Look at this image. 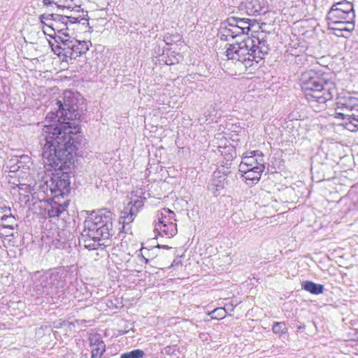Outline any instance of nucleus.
<instances>
[{
    "label": "nucleus",
    "instance_id": "nucleus-14",
    "mask_svg": "<svg viewBox=\"0 0 358 358\" xmlns=\"http://www.w3.org/2000/svg\"><path fill=\"white\" fill-rule=\"evenodd\" d=\"M52 14H43L40 16V20L43 24L42 29L43 33L54 38L56 42L57 32L55 31L53 26L51 25V23L52 22Z\"/></svg>",
    "mask_w": 358,
    "mask_h": 358
},
{
    "label": "nucleus",
    "instance_id": "nucleus-4",
    "mask_svg": "<svg viewBox=\"0 0 358 358\" xmlns=\"http://www.w3.org/2000/svg\"><path fill=\"white\" fill-rule=\"evenodd\" d=\"M327 20L330 29L352 31L355 24L352 3L346 0L334 3L327 13Z\"/></svg>",
    "mask_w": 358,
    "mask_h": 358
},
{
    "label": "nucleus",
    "instance_id": "nucleus-13",
    "mask_svg": "<svg viewBox=\"0 0 358 358\" xmlns=\"http://www.w3.org/2000/svg\"><path fill=\"white\" fill-rule=\"evenodd\" d=\"M155 231L162 236L167 238L173 237L178 232L176 222H168V224H155Z\"/></svg>",
    "mask_w": 358,
    "mask_h": 358
},
{
    "label": "nucleus",
    "instance_id": "nucleus-12",
    "mask_svg": "<svg viewBox=\"0 0 358 358\" xmlns=\"http://www.w3.org/2000/svg\"><path fill=\"white\" fill-rule=\"evenodd\" d=\"M38 273L35 274L34 285L36 289L37 293H43L45 289H48L51 287L52 275L48 273L40 274L37 276Z\"/></svg>",
    "mask_w": 358,
    "mask_h": 358
},
{
    "label": "nucleus",
    "instance_id": "nucleus-7",
    "mask_svg": "<svg viewBox=\"0 0 358 358\" xmlns=\"http://www.w3.org/2000/svg\"><path fill=\"white\" fill-rule=\"evenodd\" d=\"M52 22L51 25L53 26L55 31L57 32L56 45L60 44L65 38H67L71 35H73V33H69L71 27L73 24H78L80 20H83V18H80V16L61 15L57 14H52Z\"/></svg>",
    "mask_w": 358,
    "mask_h": 358
},
{
    "label": "nucleus",
    "instance_id": "nucleus-21",
    "mask_svg": "<svg viewBox=\"0 0 358 358\" xmlns=\"http://www.w3.org/2000/svg\"><path fill=\"white\" fill-rule=\"evenodd\" d=\"M105 344L102 341H98L96 343L92 345V358H101L103 353L105 352Z\"/></svg>",
    "mask_w": 358,
    "mask_h": 358
},
{
    "label": "nucleus",
    "instance_id": "nucleus-27",
    "mask_svg": "<svg viewBox=\"0 0 358 358\" xmlns=\"http://www.w3.org/2000/svg\"><path fill=\"white\" fill-rule=\"evenodd\" d=\"M227 310L224 308H217L210 312L208 315L213 320H220L225 317Z\"/></svg>",
    "mask_w": 358,
    "mask_h": 358
},
{
    "label": "nucleus",
    "instance_id": "nucleus-24",
    "mask_svg": "<svg viewBox=\"0 0 358 358\" xmlns=\"http://www.w3.org/2000/svg\"><path fill=\"white\" fill-rule=\"evenodd\" d=\"M81 237L83 241L85 247L89 250H96L101 245L99 241H100L101 239H93L92 238L83 237L82 236Z\"/></svg>",
    "mask_w": 358,
    "mask_h": 358
},
{
    "label": "nucleus",
    "instance_id": "nucleus-25",
    "mask_svg": "<svg viewBox=\"0 0 358 358\" xmlns=\"http://www.w3.org/2000/svg\"><path fill=\"white\" fill-rule=\"evenodd\" d=\"M231 31L233 32V35L234 38H239L241 36H243L245 34H248L250 31L249 26L248 27H243L241 25L238 26H232L231 27Z\"/></svg>",
    "mask_w": 358,
    "mask_h": 358
},
{
    "label": "nucleus",
    "instance_id": "nucleus-19",
    "mask_svg": "<svg viewBox=\"0 0 358 358\" xmlns=\"http://www.w3.org/2000/svg\"><path fill=\"white\" fill-rule=\"evenodd\" d=\"M303 288L314 294H322L324 291L322 285L316 284L311 281H306L303 285Z\"/></svg>",
    "mask_w": 358,
    "mask_h": 358
},
{
    "label": "nucleus",
    "instance_id": "nucleus-32",
    "mask_svg": "<svg viewBox=\"0 0 358 358\" xmlns=\"http://www.w3.org/2000/svg\"><path fill=\"white\" fill-rule=\"evenodd\" d=\"M142 205H143L142 201L136 200V201H134V206L131 207V212H130V218H131V220H133L132 217L134 215V212L135 211V209H134V208H137L138 207H140Z\"/></svg>",
    "mask_w": 358,
    "mask_h": 358
},
{
    "label": "nucleus",
    "instance_id": "nucleus-26",
    "mask_svg": "<svg viewBox=\"0 0 358 358\" xmlns=\"http://www.w3.org/2000/svg\"><path fill=\"white\" fill-rule=\"evenodd\" d=\"M220 35L221 40L229 41L230 38H234L231 27L224 24L220 29Z\"/></svg>",
    "mask_w": 358,
    "mask_h": 358
},
{
    "label": "nucleus",
    "instance_id": "nucleus-20",
    "mask_svg": "<svg viewBox=\"0 0 358 358\" xmlns=\"http://www.w3.org/2000/svg\"><path fill=\"white\" fill-rule=\"evenodd\" d=\"M66 204H59L54 202L51 204L50 208L48 209V215L50 217H55L59 216L64 211L66 210Z\"/></svg>",
    "mask_w": 358,
    "mask_h": 358
},
{
    "label": "nucleus",
    "instance_id": "nucleus-17",
    "mask_svg": "<svg viewBox=\"0 0 358 358\" xmlns=\"http://www.w3.org/2000/svg\"><path fill=\"white\" fill-rule=\"evenodd\" d=\"M32 162L31 158L28 155H21L16 159L15 166H17V171H21L23 173H26L30 169Z\"/></svg>",
    "mask_w": 358,
    "mask_h": 358
},
{
    "label": "nucleus",
    "instance_id": "nucleus-30",
    "mask_svg": "<svg viewBox=\"0 0 358 358\" xmlns=\"http://www.w3.org/2000/svg\"><path fill=\"white\" fill-rule=\"evenodd\" d=\"M272 329L275 334L285 333L286 331L285 324L284 322H275Z\"/></svg>",
    "mask_w": 358,
    "mask_h": 358
},
{
    "label": "nucleus",
    "instance_id": "nucleus-9",
    "mask_svg": "<svg viewBox=\"0 0 358 358\" xmlns=\"http://www.w3.org/2000/svg\"><path fill=\"white\" fill-rule=\"evenodd\" d=\"M229 181L227 180V173L221 170H216L213 172L208 189L214 194L220 193L227 185Z\"/></svg>",
    "mask_w": 358,
    "mask_h": 358
},
{
    "label": "nucleus",
    "instance_id": "nucleus-11",
    "mask_svg": "<svg viewBox=\"0 0 358 358\" xmlns=\"http://www.w3.org/2000/svg\"><path fill=\"white\" fill-rule=\"evenodd\" d=\"M264 169L265 166H257L253 170L239 169V171L243 173L241 176L245 182L248 185H252L259 182Z\"/></svg>",
    "mask_w": 358,
    "mask_h": 358
},
{
    "label": "nucleus",
    "instance_id": "nucleus-5",
    "mask_svg": "<svg viewBox=\"0 0 358 358\" xmlns=\"http://www.w3.org/2000/svg\"><path fill=\"white\" fill-rule=\"evenodd\" d=\"M112 215L110 211L106 210L92 212L84 222L81 236L93 239H108L112 235Z\"/></svg>",
    "mask_w": 358,
    "mask_h": 358
},
{
    "label": "nucleus",
    "instance_id": "nucleus-22",
    "mask_svg": "<svg viewBox=\"0 0 358 358\" xmlns=\"http://www.w3.org/2000/svg\"><path fill=\"white\" fill-rule=\"evenodd\" d=\"M348 123L346 124L347 129L350 131H355L358 128V108L355 112L347 115Z\"/></svg>",
    "mask_w": 358,
    "mask_h": 358
},
{
    "label": "nucleus",
    "instance_id": "nucleus-10",
    "mask_svg": "<svg viewBox=\"0 0 358 358\" xmlns=\"http://www.w3.org/2000/svg\"><path fill=\"white\" fill-rule=\"evenodd\" d=\"M50 190L55 194L64 196L69 192L70 180L69 176L63 174L62 177H56L52 179Z\"/></svg>",
    "mask_w": 358,
    "mask_h": 358
},
{
    "label": "nucleus",
    "instance_id": "nucleus-36",
    "mask_svg": "<svg viewBox=\"0 0 358 358\" xmlns=\"http://www.w3.org/2000/svg\"><path fill=\"white\" fill-rule=\"evenodd\" d=\"M50 45H51V46H52V50L55 52V54H57V53H58L59 50H58V49H57V48H55L56 45H55L54 44H52V43H50Z\"/></svg>",
    "mask_w": 358,
    "mask_h": 358
},
{
    "label": "nucleus",
    "instance_id": "nucleus-37",
    "mask_svg": "<svg viewBox=\"0 0 358 358\" xmlns=\"http://www.w3.org/2000/svg\"><path fill=\"white\" fill-rule=\"evenodd\" d=\"M238 24H239V25H241V26H243V27H248V26H249V27H250V24H249V22H247V23H245V24H241V23H238Z\"/></svg>",
    "mask_w": 358,
    "mask_h": 358
},
{
    "label": "nucleus",
    "instance_id": "nucleus-33",
    "mask_svg": "<svg viewBox=\"0 0 358 358\" xmlns=\"http://www.w3.org/2000/svg\"><path fill=\"white\" fill-rule=\"evenodd\" d=\"M43 5L46 6L54 4V3L52 2V0H43Z\"/></svg>",
    "mask_w": 358,
    "mask_h": 358
},
{
    "label": "nucleus",
    "instance_id": "nucleus-1",
    "mask_svg": "<svg viewBox=\"0 0 358 358\" xmlns=\"http://www.w3.org/2000/svg\"><path fill=\"white\" fill-rule=\"evenodd\" d=\"M57 111L48 113L40 136L43 163L55 169H64L73 163L78 146L83 141L79 129L66 120L80 119L78 99L73 92L64 91L57 100Z\"/></svg>",
    "mask_w": 358,
    "mask_h": 358
},
{
    "label": "nucleus",
    "instance_id": "nucleus-18",
    "mask_svg": "<svg viewBox=\"0 0 358 358\" xmlns=\"http://www.w3.org/2000/svg\"><path fill=\"white\" fill-rule=\"evenodd\" d=\"M174 213L170 209L163 208L160 215L157 217V222L155 224H168V222H174Z\"/></svg>",
    "mask_w": 358,
    "mask_h": 358
},
{
    "label": "nucleus",
    "instance_id": "nucleus-28",
    "mask_svg": "<svg viewBox=\"0 0 358 358\" xmlns=\"http://www.w3.org/2000/svg\"><path fill=\"white\" fill-rule=\"evenodd\" d=\"M145 355L143 350L136 349L129 352L124 353L120 358H141Z\"/></svg>",
    "mask_w": 358,
    "mask_h": 358
},
{
    "label": "nucleus",
    "instance_id": "nucleus-2",
    "mask_svg": "<svg viewBox=\"0 0 358 358\" xmlns=\"http://www.w3.org/2000/svg\"><path fill=\"white\" fill-rule=\"evenodd\" d=\"M299 85L306 99L314 107L318 104L322 108L333 99L336 93L335 84L328 81L322 74L313 70L301 74Z\"/></svg>",
    "mask_w": 358,
    "mask_h": 358
},
{
    "label": "nucleus",
    "instance_id": "nucleus-38",
    "mask_svg": "<svg viewBox=\"0 0 358 358\" xmlns=\"http://www.w3.org/2000/svg\"><path fill=\"white\" fill-rule=\"evenodd\" d=\"M171 349V347H168L166 348V352H169V350Z\"/></svg>",
    "mask_w": 358,
    "mask_h": 358
},
{
    "label": "nucleus",
    "instance_id": "nucleus-16",
    "mask_svg": "<svg viewBox=\"0 0 358 358\" xmlns=\"http://www.w3.org/2000/svg\"><path fill=\"white\" fill-rule=\"evenodd\" d=\"M339 104L341 108H346L353 113L358 108V98L349 95L342 98L339 101Z\"/></svg>",
    "mask_w": 358,
    "mask_h": 358
},
{
    "label": "nucleus",
    "instance_id": "nucleus-31",
    "mask_svg": "<svg viewBox=\"0 0 358 358\" xmlns=\"http://www.w3.org/2000/svg\"><path fill=\"white\" fill-rule=\"evenodd\" d=\"M180 39V35H173L170 36H166L164 39V41L166 44H170L172 41H176Z\"/></svg>",
    "mask_w": 358,
    "mask_h": 358
},
{
    "label": "nucleus",
    "instance_id": "nucleus-29",
    "mask_svg": "<svg viewBox=\"0 0 358 358\" xmlns=\"http://www.w3.org/2000/svg\"><path fill=\"white\" fill-rule=\"evenodd\" d=\"M238 23L245 24L247 23V21H245L244 19L231 17L227 19V22L224 23V25L231 27L232 26H238Z\"/></svg>",
    "mask_w": 358,
    "mask_h": 358
},
{
    "label": "nucleus",
    "instance_id": "nucleus-8",
    "mask_svg": "<svg viewBox=\"0 0 358 358\" xmlns=\"http://www.w3.org/2000/svg\"><path fill=\"white\" fill-rule=\"evenodd\" d=\"M264 155L259 150L247 152L239 165V169H255L257 166H265Z\"/></svg>",
    "mask_w": 358,
    "mask_h": 358
},
{
    "label": "nucleus",
    "instance_id": "nucleus-3",
    "mask_svg": "<svg viewBox=\"0 0 358 358\" xmlns=\"http://www.w3.org/2000/svg\"><path fill=\"white\" fill-rule=\"evenodd\" d=\"M269 50L267 41L262 37L252 36L244 37L240 42L230 45L226 50L229 59L243 63L246 68L257 64Z\"/></svg>",
    "mask_w": 358,
    "mask_h": 358
},
{
    "label": "nucleus",
    "instance_id": "nucleus-23",
    "mask_svg": "<svg viewBox=\"0 0 358 358\" xmlns=\"http://www.w3.org/2000/svg\"><path fill=\"white\" fill-rule=\"evenodd\" d=\"M58 8H73V7L79 8V6L75 3V0H52Z\"/></svg>",
    "mask_w": 358,
    "mask_h": 358
},
{
    "label": "nucleus",
    "instance_id": "nucleus-15",
    "mask_svg": "<svg viewBox=\"0 0 358 358\" xmlns=\"http://www.w3.org/2000/svg\"><path fill=\"white\" fill-rule=\"evenodd\" d=\"M155 248H166V249H171L170 247L168 245H162L158 244L157 246L153 248L152 250H150L147 248L142 247L140 250V252L138 255V257L140 258L141 261L143 262L144 263H148L149 259H152L155 257L157 255L155 253Z\"/></svg>",
    "mask_w": 358,
    "mask_h": 358
},
{
    "label": "nucleus",
    "instance_id": "nucleus-6",
    "mask_svg": "<svg viewBox=\"0 0 358 358\" xmlns=\"http://www.w3.org/2000/svg\"><path fill=\"white\" fill-rule=\"evenodd\" d=\"M55 48L59 50L57 55L64 56L66 61H68L67 58L72 60L86 53L89 50V42L77 40L71 35L60 44L56 45Z\"/></svg>",
    "mask_w": 358,
    "mask_h": 358
},
{
    "label": "nucleus",
    "instance_id": "nucleus-35",
    "mask_svg": "<svg viewBox=\"0 0 358 358\" xmlns=\"http://www.w3.org/2000/svg\"><path fill=\"white\" fill-rule=\"evenodd\" d=\"M175 266H181V262H177L176 260H174L173 262V263L171 264V267H174Z\"/></svg>",
    "mask_w": 358,
    "mask_h": 358
},
{
    "label": "nucleus",
    "instance_id": "nucleus-34",
    "mask_svg": "<svg viewBox=\"0 0 358 358\" xmlns=\"http://www.w3.org/2000/svg\"><path fill=\"white\" fill-rule=\"evenodd\" d=\"M224 308L227 310V312L228 310H230V311H232L234 308H233V305L232 304H228L226 306V307H224Z\"/></svg>",
    "mask_w": 358,
    "mask_h": 358
}]
</instances>
